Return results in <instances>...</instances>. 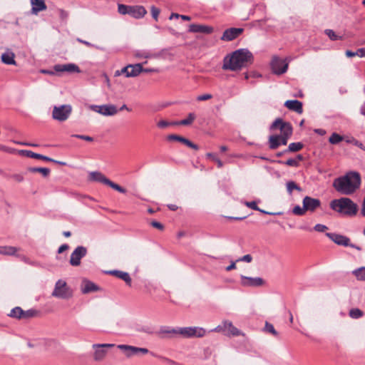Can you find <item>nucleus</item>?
<instances>
[{
  "label": "nucleus",
  "mask_w": 365,
  "mask_h": 365,
  "mask_svg": "<svg viewBox=\"0 0 365 365\" xmlns=\"http://www.w3.org/2000/svg\"><path fill=\"white\" fill-rule=\"evenodd\" d=\"M361 176L358 172L350 171L336 178L333 182L334 189L341 195H351L360 187Z\"/></svg>",
  "instance_id": "obj_1"
},
{
  "label": "nucleus",
  "mask_w": 365,
  "mask_h": 365,
  "mask_svg": "<svg viewBox=\"0 0 365 365\" xmlns=\"http://www.w3.org/2000/svg\"><path fill=\"white\" fill-rule=\"evenodd\" d=\"M253 56L247 49L240 48L230 55H227L223 60L222 69L236 71L252 63Z\"/></svg>",
  "instance_id": "obj_2"
},
{
  "label": "nucleus",
  "mask_w": 365,
  "mask_h": 365,
  "mask_svg": "<svg viewBox=\"0 0 365 365\" xmlns=\"http://www.w3.org/2000/svg\"><path fill=\"white\" fill-rule=\"evenodd\" d=\"M330 207L333 210L346 216H354L358 211L357 205L348 197L333 200L330 202Z\"/></svg>",
  "instance_id": "obj_3"
},
{
  "label": "nucleus",
  "mask_w": 365,
  "mask_h": 365,
  "mask_svg": "<svg viewBox=\"0 0 365 365\" xmlns=\"http://www.w3.org/2000/svg\"><path fill=\"white\" fill-rule=\"evenodd\" d=\"M271 130L279 129L281 132L279 136L282 137V145L287 144L289 138L292 135V126L290 123L285 122L281 118H277L270 126Z\"/></svg>",
  "instance_id": "obj_4"
},
{
  "label": "nucleus",
  "mask_w": 365,
  "mask_h": 365,
  "mask_svg": "<svg viewBox=\"0 0 365 365\" xmlns=\"http://www.w3.org/2000/svg\"><path fill=\"white\" fill-rule=\"evenodd\" d=\"M89 180L91 181L99 182L104 185H106L120 193L126 192V190L125 188L110 180L101 172L95 171L90 173Z\"/></svg>",
  "instance_id": "obj_5"
},
{
  "label": "nucleus",
  "mask_w": 365,
  "mask_h": 365,
  "mask_svg": "<svg viewBox=\"0 0 365 365\" xmlns=\"http://www.w3.org/2000/svg\"><path fill=\"white\" fill-rule=\"evenodd\" d=\"M51 295L57 298L68 299L73 296V290L67 285V283L65 281L58 279L56 282L55 287Z\"/></svg>",
  "instance_id": "obj_6"
},
{
  "label": "nucleus",
  "mask_w": 365,
  "mask_h": 365,
  "mask_svg": "<svg viewBox=\"0 0 365 365\" xmlns=\"http://www.w3.org/2000/svg\"><path fill=\"white\" fill-rule=\"evenodd\" d=\"M72 107L69 104L56 106H55L52 112V118L58 121H65L71 115Z\"/></svg>",
  "instance_id": "obj_7"
},
{
  "label": "nucleus",
  "mask_w": 365,
  "mask_h": 365,
  "mask_svg": "<svg viewBox=\"0 0 365 365\" xmlns=\"http://www.w3.org/2000/svg\"><path fill=\"white\" fill-rule=\"evenodd\" d=\"M326 236L338 245L344 247H350L359 251H361L362 250V248L360 246L351 243L350 239L345 235H342L337 233L327 232Z\"/></svg>",
  "instance_id": "obj_8"
},
{
  "label": "nucleus",
  "mask_w": 365,
  "mask_h": 365,
  "mask_svg": "<svg viewBox=\"0 0 365 365\" xmlns=\"http://www.w3.org/2000/svg\"><path fill=\"white\" fill-rule=\"evenodd\" d=\"M115 346L113 344H93L92 345V348L94 351L93 358L95 361H103L107 354V348H111Z\"/></svg>",
  "instance_id": "obj_9"
},
{
  "label": "nucleus",
  "mask_w": 365,
  "mask_h": 365,
  "mask_svg": "<svg viewBox=\"0 0 365 365\" xmlns=\"http://www.w3.org/2000/svg\"><path fill=\"white\" fill-rule=\"evenodd\" d=\"M143 68L140 63L130 64L123 68L120 71H116L115 76L125 73L126 77H135L143 72Z\"/></svg>",
  "instance_id": "obj_10"
},
{
  "label": "nucleus",
  "mask_w": 365,
  "mask_h": 365,
  "mask_svg": "<svg viewBox=\"0 0 365 365\" xmlns=\"http://www.w3.org/2000/svg\"><path fill=\"white\" fill-rule=\"evenodd\" d=\"M89 108L91 110L105 116L114 115L118 113L116 106L111 104L102 106L91 105Z\"/></svg>",
  "instance_id": "obj_11"
},
{
  "label": "nucleus",
  "mask_w": 365,
  "mask_h": 365,
  "mask_svg": "<svg viewBox=\"0 0 365 365\" xmlns=\"http://www.w3.org/2000/svg\"><path fill=\"white\" fill-rule=\"evenodd\" d=\"M87 254V249L83 246H78L71 255L70 264L73 267L81 264V259Z\"/></svg>",
  "instance_id": "obj_12"
},
{
  "label": "nucleus",
  "mask_w": 365,
  "mask_h": 365,
  "mask_svg": "<svg viewBox=\"0 0 365 365\" xmlns=\"http://www.w3.org/2000/svg\"><path fill=\"white\" fill-rule=\"evenodd\" d=\"M288 68V63L279 58H274L272 61V68L274 73L280 75L285 73Z\"/></svg>",
  "instance_id": "obj_13"
},
{
  "label": "nucleus",
  "mask_w": 365,
  "mask_h": 365,
  "mask_svg": "<svg viewBox=\"0 0 365 365\" xmlns=\"http://www.w3.org/2000/svg\"><path fill=\"white\" fill-rule=\"evenodd\" d=\"M302 205L306 212L309 211L313 212L321 206V201L317 198L305 196L302 200Z\"/></svg>",
  "instance_id": "obj_14"
},
{
  "label": "nucleus",
  "mask_w": 365,
  "mask_h": 365,
  "mask_svg": "<svg viewBox=\"0 0 365 365\" xmlns=\"http://www.w3.org/2000/svg\"><path fill=\"white\" fill-rule=\"evenodd\" d=\"M264 281L261 277H250L241 276V284L244 287H261Z\"/></svg>",
  "instance_id": "obj_15"
},
{
  "label": "nucleus",
  "mask_w": 365,
  "mask_h": 365,
  "mask_svg": "<svg viewBox=\"0 0 365 365\" xmlns=\"http://www.w3.org/2000/svg\"><path fill=\"white\" fill-rule=\"evenodd\" d=\"M243 31L244 30L242 28L227 29L224 31L221 37V40L226 41H232L238 37L243 32Z\"/></svg>",
  "instance_id": "obj_16"
},
{
  "label": "nucleus",
  "mask_w": 365,
  "mask_h": 365,
  "mask_svg": "<svg viewBox=\"0 0 365 365\" xmlns=\"http://www.w3.org/2000/svg\"><path fill=\"white\" fill-rule=\"evenodd\" d=\"M56 72L80 73V68L75 63L56 64L53 67Z\"/></svg>",
  "instance_id": "obj_17"
},
{
  "label": "nucleus",
  "mask_w": 365,
  "mask_h": 365,
  "mask_svg": "<svg viewBox=\"0 0 365 365\" xmlns=\"http://www.w3.org/2000/svg\"><path fill=\"white\" fill-rule=\"evenodd\" d=\"M168 140H176V141L180 142V143H183L184 145H187V147L192 148L194 150H197L199 149V147L197 145L193 143L190 140H188L182 136H180V135H175V134L169 135L168 136Z\"/></svg>",
  "instance_id": "obj_18"
},
{
  "label": "nucleus",
  "mask_w": 365,
  "mask_h": 365,
  "mask_svg": "<svg viewBox=\"0 0 365 365\" xmlns=\"http://www.w3.org/2000/svg\"><path fill=\"white\" fill-rule=\"evenodd\" d=\"M147 14L146 9L143 6H130L129 14L130 16L135 19H141Z\"/></svg>",
  "instance_id": "obj_19"
},
{
  "label": "nucleus",
  "mask_w": 365,
  "mask_h": 365,
  "mask_svg": "<svg viewBox=\"0 0 365 365\" xmlns=\"http://www.w3.org/2000/svg\"><path fill=\"white\" fill-rule=\"evenodd\" d=\"M106 273L123 280L127 285L130 287L131 286L132 279L130 274L128 272L115 269L108 271L106 272Z\"/></svg>",
  "instance_id": "obj_20"
},
{
  "label": "nucleus",
  "mask_w": 365,
  "mask_h": 365,
  "mask_svg": "<svg viewBox=\"0 0 365 365\" xmlns=\"http://www.w3.org/2000/svg\"><path fill=\"white\" fill-rule=\"evenodd\" d=\"M189 31L192 33L211 34L213 31V28L205 25L190 24Z\"/></svg>",
  "instance_id": "obj_21"
},
{
  "label": "nucleus",
  "mask_w": 365,
  "mask_h": 365,
  "mask_svg": "<svg viewBox=\"0 0 365 365\" xmlns=\"http://www.w3.org/2000/svg\"><path fill=\"white\" fill-rule=\"evenodd\" d=\"M284 106L289 110L297 112V113H302V103L297 100H289L284 103Z\"/></svg>",
  "instance_id": "obj_22"
},
{
  "label": "nucleus",
  "mask_w": 365,
  "mask_h": 365,
  "mask_svg": "<svg viewBox=\"0 0 365 365\" xmlns=\"http://www.w3.org/2000/svg\"><path fill=\"white\" fill-rule=\"evenodd\" d=\"M31 13L33 14H37L40 11L46 10L47 6L45 4L44 0H31Z\"/></svg>",
  "instance_id": "obj_23"
},
{
  "label": "nucleus",
  "mask_w": 365,
  "mask_h": 365,
  "mask_svg": "<svg viewBox=\"0 0 365 365\" xmlns=\"http://www.w3.org/2000/svg\"><path fill=\"white\" fill-rule=\"evenodd\" d=\"M1 61L6 65H16V62L15 61V54L14 53L7 49L6 52L3 53L1 56Z\"/></svg>",
  "instance_id": "obj_24"
},
{
  "label": "nucleus",
  "mask_w": 365,
  "mask_h": 365,
  "mask_svg": "<svg viewBox=\"0 0 365 365\" xmlns=\"http://www.w3.org/2000/svg\"><path fill=\"white\" fill-rule=\"evenodd\" d=\"M19 153L20 155H25V156H26L28 158H31L43 160L45 161H48V162L53 161V159L49 157L34 153L33 151H31V150H21L19 151Z\"/></svg>",
  "instance_id": "obj_25"
},
{
  "label": "nucleus",
  "mask_w": 365,
  "mask_h": 365,
  "mask_svg": "<svg viewBox=\"0 0 365 365\" xmlns=\"http://www.w3.org/2000/svg\"><path fill=\"white\" fill-rule=\"evenodd\" d=\"M282 145V137L279 135H272L269 137V146L272 150H275Z\"/></svg>",
  "instance_id": "obj_26"
},
{
  "label": "nucleus",
  "mask_w": 365,
  "mask_h": 365,
  "mask_svg": "<svg viewBox=\"0 0 365 365\" xmlns=\"http://www.w3.org/2000/svg\"><path fill=\"white\" fill-rule=\"evenodd\" d=\"M119 349L122 350L124 354L130 357L134 355H138L136 352V347L125 344H120L117 346Z\"/></svg>",
  "instance_id": "obj_27"
},
{
  "label": "nucleus",
  "mask_w": 365,
  "mask_h": 365,
  "mask_svg": "<svg viewBox=\"0 0 365 365\" xmlns=\"http://www.w3.org/2000/svg\"><path fill=\"white\" fill-rule=\"evenodd\" d=\"M159 334L163 337L177 336L178 335V328H172L170 327H163L160 329Z\"/></svg>",
  "instance_id": "obj_28"
},
{
  "label": "nucleus",
  "mask_w": 365,
  "mask_h": 365,
  "mask_svg": "<svg viewBox=\"0 0 365 365\" xmlns=\"http://www.w3.org/2000/svg\"><path fill=\"white\" fill-rule=\"evenodd\" d=\"M98 290V287L94 283L90 281H84L81 291L83 294H87L91 292H96Z\"/></svg>",
  "instance_id": "obj_29"
},
{
  "label": "nucleus",
  "mask_w": 365,
  "mask_h": 365,
  "mask_svg": "<svg viewBox=\"0 0 365 365\" xmlns=\"http://www.w3.org/2000/svg\"><path fill=\"white\" fill-rule=\"evenodd\" d=\"M224 328L225 330H227L229 333L232 336H240L241 334V331L233 326L232 323L229 321L223 322Z\"/></svg>",
  "instance_id": "obj_30"
},
{
  "label": "nucleus",
  "mask_w": 365,
  "mask_h": 365,
  "mask_svg": "<svg viewBox=\"0 0 365 365\" xmlns=\"http://www.w3.org/2000/svg\"><path fill=\"white\" fill-rule=\"evenodd\" d=\"M196 115L193 113H190L187 117V118L181 120L180 121L173 122L175 125H188L192 123L195 120Z\"/></svg>",
  "instance_id": "obj_31"
},
{
  "label": "nucleus",
  "mask_w": 365,
  "mask_h": 365,
  "mask_svg": "<svg viewBox=\"0 0 365 365\" xmlns=\"http://www.w3.org/2000/svg\"><path fill=\"white\" fill-rule=\"evenodd\" d=\"M18 249L12 246H0V254L4 255H14Z\"/></svg>",
  "instance_id": "obj_32"
},
{
  "label": "nucleus",
  "mask_w": 365,
  "mask_h": 365,
  "mask_svg": "<svg viewBox=\"0 0 365 365\" xmlns=\"http://www.w3.org/2000/svg\"><path fill=\"white\" fill-rule=\"evenodd\" d=\"M24 310L20 307H16L13 308L10 313L8 314L9 317L15 319H23Z\"/></svg>",
  "instance_id": "obj_33"
},
{
  "label": "nucleus",
  "mask_w": 365,
  "mask_h": 365,
  "mask_svg": "<svg viewBox=\"0 0 365 365\" xmlns=\"http://www.w3.org/2000/svg\"><path fill=\"white\" fill-rule=\"evenodd\" d=\"M28 171L30 173H41L43 177H48L51 173L49 168H35L30 167L28 168Z\"/></svg>",
  "instance_id": "obj_34"
},
{
  "label": "nucleus",
  "mask_w": 365,
  "mask_h": 365,
  "mask_svg": "<svg viewBox=\"0 0 365 365\" xmlns=\"http://www.w3.org/2000/svg\"><path fill=\"white\" fill-rule=\"evenodd\" d=\"M191 337H202L205 335L206 331L203 328L191 327Z\"/></svg>",
  "instance_id": "obj_35"
},
{
  "label": "nucleus",
  "mask_w": 365,
  "mask_h": 365,
  "mask_svg": "<svg viewBox=\"0 0 365 365\" xmlns=\"http://www.w3.org/2000/svg\"><path fill=\"white\" fill-rule=\"evenodd\" d=\"M303 147V143L300 142L292 143L289 145L288 148L284 150V153L297 152L302 150Z\"/></svg>",
  "instance_id": "obj_36"
},
{
  "label": "nucleus",
  "mask_w": 365,
  "mask_h": 365,
  "mask_svg": "<svg viewBox=\"0 0 365 365\" xmlns=\"http://www.w3.org/2000/svg\"><path fill=\"white\" fill-rule=\"evenodd\" d=\"M352 274L356 277L358 280L365 281V267L356 269L352 272Z\"/></svg>",
  "instance_id": "obj_37"
},
{
  "label": "nucleus",
  "mask_w": 365,
  "mask_h": 365,
  "mask_svg": "<svg viewBox=\"0 0 365 365\" xmlns=\"http://www.w3.org/2000/svg\"><path fill=\"white\" fill-rule=\"evenodd\" d=\"M191 327L178 328V335L184 338H191Z\"/></svg>",
  "instance_id": "obj_38"
},
{
  "label": "nucleus",
  "mask_w": 365,
  "mask_h": 365,
  "mask_svg": "<svg viewBox=\"0 0 365 365\" xmlns=\"http://www.w3.org/2000/svg\"><path fill=\"white\" fill-rule=\"evenodd\" d=\"M349 315L352 319H359L363 317L364 312L358 308H354L350 309Z\"/></svg>",
  "instance_id": "obj_39"
},
{
  "label": "nucleus",
  "mask_w": 365,
  "mask_h": 365,
  "mask_svg": "<svg viewBox=\"0 0 365 365\" xmlns=\"http://www.w3.org/2000/svg\"><path fill=\"white\" fill-rule=\"evenodd\" d=\"M342 140H343V137L336 133H333L329 139V141L331 144H337Z\"/></svg>",
  "instance_id": "obj_40"
},
{
  "label": "nucleus",
  "mask_w": 365,
  "mask_h": 365,
  "mask_svg": "<svg viewBox=\"0 0 365 365\" xmlns=\"http://www.w3.org/2000/svg\"><path fill=\"white\" fill-rule=\"evenodd\" d=\"M287 189L289 194H292L294 190H297L298 191H301V187L297 185L294 181H289L287 182Z\"/></svg>",
  "instance_id": "obj_41"
},
{
  "label": "nucleus",
  "mask_w": 365,
  "mask_h": 365,
  "mask_svg": "<svg viewBox=\"0 0 365 365\" xmlns=\"http://www.w3.org/2000/svg\"><path fill=\"white\" fill-rule=\"evenodd\" d=\"M264 331L272 334L274 336H278V332L275 330L274 326L267 322L265 323Z\"/></svg>",
  "instance_id": "obj_42"
},
{
  "label": "nucleus",
  "mask_w": 365,
  "mask_h": 365,
  "mask_svg": "<svg viewBox=\"0 0 365 365\" xmlns=\"http://www.w3.org/2000/svg\"><path fill=\"white\" fill-rule=\"evenodd\" d=\"M48 349H56L59 346V343L54 339L47 340L46 342Z\"/></svg>",
  "instance_id": "obj_43"
},
{
  "label": "nucleus",
  "mask_w": 365,
  "mask_h": 365,
  "mask_svg": "<svg viewBox=\"0 0 365 365\" xmlns=\"http://www.w3.org/2000/svg\"><path fill=\"white\" fill-rule=\"evenodd\" d=\"M346 142L348 143H351L365 151V146L363 145V143L357 140L354 138H348L346 140Z\"/></svg>",
  "instance_id": "obj_44"
},
{
  "label": "nucleus",
  "mask_w": 365,
  "mask_h": 365,
  "mask_svg": "<svg viewBox=\"0 0 365 365\" xmlns=\"http://www.w3.org/2000/svg\"><path fill=\"white\" fill-rule=\"evenodd\" d=\"M207 158L212 159L214 162H215L219 168H221L223 166V163L220 160L216 155L212 153H208L206 154Z\"/></svg>",
  "instance_id": "obj_45"
},
{
  "label": "nucleus",
  "mask_w": 365,
  "mask_h": 365,
  "mask_svg": "<svg viewBox=\"0 0 365 365\" xmlns=\"http://www.w3.org/2000/svg\"><path fill=\"white\" fill-rule=\"evenodd\" d=\"M292 212L296 215L302 216L305 214L306 210L304 209V205L302 206V207H301L299 205H296L293 208Z\"/></svg>",
  "instance_id": "obj_46"
},
{
  "label": "nucleus",
  "mask_w": 365,
  "mask_h": 365,
  "mask_svg": "<svg viewBox=\"0 0 365 365\" xmlns=\"http://www.w3.org/2000/svg\"><path fill=\"white\" fill-rule=\"evenodd\" d=\"M130 6L125 4H118V11L120 14L125 15L129 14V9Z\"/></svg>",
  "instance_id": "obj_47"
},
{
  "label": "nucleus",
  "mask_w": 365,
  "mask_h": 365,
  "mask_svg": "<svg viewBox=\"0 0 365 365\" xmlns=\"http://www.w3.org/2000/svg\"><path fill=\"white\" fill-rule=\"evenodd\" d=\"M279 163H284L288 166H292V167H298L299 166V163L297 160L295 159H293V158H289L288 159L286 162H282V161H279L278 162Z\"/></svg>",
  "instance_id": "obj_48"
},
{
  "label": "nucleus",
  "mask_w": 365,
  "mask_h": 365,
  "mask_svg": "<svg viewBox=\"0 0 365 365\" xmlns=\"http://www.w3.org/2000/svg\"><path fill=\"white\" fill-rule=\"evenodd\" d=\"M36 314H37V312L34 309L24 311L23 319H29V318L34 317V316L36 315Z\"/></svg>",
  "instance_id": "obj_49"
},
{
  "label": "nucleus",
  "mask_w": 365,
  "mask_h": 365,
  "mask_svg": "<svg viewBox=\"0 0 365 365\" xmlns=\"http://www.w3.org/2000/svg\"><path fill=\"white\" fill-rule=\"evenodd\" d=\"M314 230L318 232H324L328 230V227L326 225H322V224H317L314 227Z\"/></svg>",
  "instance_id": "obj_50"
},
{
  "label": "nucleus",
  "mask_w": 365,
  "mask_h": 365,
  "mask_svg": "<svg viewBox=\"0 0 365 365\" xmlns=\"http://www.w3.org/2000/svg\"><path fill=\"white\" fill-rule=\"evenodd\" d=\"M151 14H152V16L153 17V19L155 20H158V17L159 16V14H160V9H158L157 7H155V6H151Z\"/></svg>",
  "instance_id": "obj_51"
},
{
  "label": "nucleus",
  "mask_w": 365,
  "mask_h": 365,
  "mask_svg": "<svg viewBox=\"0 0 365 365\" xmlns=\"http://www.w3.org/2000/svg\"><path fill=\"white\" fill-rule=\"evenodd\" d=\"M72 137H74V138H78V139H81V140H86V141H89V142H92L93 140V138L92 137L88 136V135L75 134V135H73Z\"/></svg>",
  "instance_id": "obj_52"
},
{
  "label": "nucleus",
  "mask_w": 365,
  "mask_h": 365,
  "mask_svg": "<svg viewBox=\"0 0 365 365\" xmlns=\"http://www.w3.org/2000/svg\"><path fill=\"white\" fill-rule=\"evenodd\" d=\"M326 34H327V36L329 37V38L331 40L334 41V40L338 39V36H336V34H335V32L333 30L327 29V30H326Z\"/></svg>",
  "instance_id": "obj_53"
},
{
  "label": "nucleus",
  "mask_w": 365,
  "mask_h": 365,
  "mask_svg": "<svg viewBox=\"0 0 365 365\" xmlns=\"http://www.w3.org/2000/svg\"><path fill=\"white\" fill-rule=\"evenodd\" d=\"M246 205L255 210H260V209L258 207L257 202L255 201H251V202H247Z\"/></svg>",
  "instance_id": "obj_54"
},
{
  "label": "nucleus",
  "mask_w": 365,
  "mask_h": 365,
  "mask_svg": "<svg viewBox=\"0 0 365 365\" xmlns=\"http://www.w3.org/2000/svg\"><path fill=\"white\" fill-rule=\"evenodd\" d=\"M11 178L16 182H22L24 179V175L21 173H16L11 175Z\"/></svg>",
  "instance_id": "obj_55"
},
{
  "label": "nucleus",
  "mask_w": 365,
  "mask_h": 365,
  "mask_svg": "<svg viewBox=\"0 0 365 365\" xmlns=\"http://www.w3.org/2000/svg\"><path fill=\"white\" fill-rule=\"evenodd\" d=\"M212 98V95L211 94H203V95H200V96H198L197 97V100L199 101H207V100H209Z\"/></svg>",
  "instance_id": "obj_56"
},
{
  "label": "nucleus",
  "mask_w": 365,
  "mask_h": 365,
  "mask_svg": "<svg viewBox=\"0 0 365 365\" xmlns=\"http://www.w3.org/2000/svg\"><path fill=\"white\" fill-rule=\"evenodd\" d=\"M170 125H174L173 124V122L172 123H169L168 121H165V120H160L158 123V126L160 128H166L167 126Z\"/></svg>",
  "instance_id": "obj_57"
},
{
  "label": "nucleus",
  "mask_w": 365,
  "mask_h": 365,
  "mask_svg": "<svg viewBox=\"0 0 365 365\" xmlns=\"http://www.w3.org/2000/svg\"><path fill=\"white\" fill-rule=\"evenodd\" d=\"M151 225L156 228V229H158L160 230H163L164 229V226L162 223L159 222H157V221H153L151 222Z\"/></svg>",
  "instance_id": "obj_58"
},
{
  "label": "nucleus",
  "mask_w": 365,
  "mask_h": 365,
  "mask_svg": "<svg viewBox=\"0 0 365 365\" xmlns=\"http://www.w3.org/2000/svg\"><path fill=\"white\" fill-rule=\"evenodd\" d=\"M252 260V257L250 255H245L242 257H241L237 261H242L246 262H251Z\"/></svg>",
  "instance_id": "obj_59"
},
{
  "label": "nucleus",
  "mask_w": 365,
  "mask_h": 365,
  "mask_svg": "<svg viewBox=\"0 0 365 365\" xmlns=\"http://www.w3.org/2000/svg\"><path fill=\"white\" fill-rule=\"evenodd\" d=\"M148 349H146V348H139V347H136V352H137V354H146L148 353Z\"/></svg>",
  "instance_id": "obj_60"
},
{
  "label": "nucleus",
  "mask_w": 365,
  "mask_h": 365,
  "mask_svg": "<svg viewBox=\"0 0 365 365\" xmlns=\"http://www.w3.org/2000/svg\"><path fill=\"white\" fill-rule=\"evenodd\" d=\"M77 41H78L79 43H83V44H84V45H86V46H88V47H92V48L96 47V46L92 44L91 43H90V42H88L87 41L81 39V38H77Z\"/></svg>",
  "instance_id": "obj_61"
},
{
  "label": "nucleus",
  "mask_w": 365,
  "mask_h": 365,
  "mask_svg": "<svg viewBox=\"0 0 365 365\" xmlns=\"http://www.w3.org/2000/svg\"><path fill=\"white\" fill-rule=\"evenodd\" d=\"M69 248V246L67 245V244H63L62 245H61L58 250V253H62L64 251H66L67 250H68Z\"/></svg>",
  "instance_id": "obj_62"
},
{
  "label": "nucleus",
  "mask_w": 365,
  "mask_h": 365,
  "mask_svg": "<svg viewBox=\"0 0 365 365\" xmlns=\"http://www.w3.org/2000/svg\"><path fill=\"white\" fill-rule=\"evenodd\" d=\"M356 54H357V56L359 57H365V48H361L357 49V51H356Z\"/></svg>",
  "instance_id": "obj_63"
},
{
  "label": "nucleus",
  "mask_w": 365,
  "mask_h": 365,
  "mask_svg": "<svg viewBox=\"0 0 365 365\" xmlns=\"http://www.w3.org/2000/svg\"><path fill=\"white\" fill-rule=\"evenodd\" d=\"M212 331H217V332H220V331H225V328H224V325H219L217 326V327H215V329H212L211 330Z\"/></svg>",
  "instance_id": "obj_64"
}]
</instances>
